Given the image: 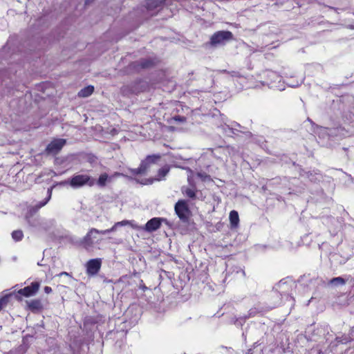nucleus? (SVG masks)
<instances>
[{"mask_svg":"<svg viewBox=\"0 0 354 354\" xmlns=\"http://www.w3.org/2000/svg\"><path fill=\"white\" fill-rule=\"evenodd\" d=\"M64 183L69 184L73 188L84 186L93 187L95 183V180L88 174H75Z\"/></svg>","mask_w":354,"mask_h":354,"instance_id":"1","label":"nucleus"},{"mask_svg":"<svg viewBox=\"0 0 354 354\" xmlns=\"http://www.w3.org/2000/svg\"><path fill=\"white\" fill-rule=\"evenodd\" d=\"M233 39V34L229 30H219L215 32L210 37L208 44L212 47L223 46L226 42Z\"/></svg>","mask_w":354,"mask_h":354,"instance_id":"2","label":"nucleus"},{"mask_svg":"<svg viewBox=\"0 0 354 354\" xmlns=\"http://www.w3.org/2000/svg\"><path fill=\"white\" fill-rule=\"evenodd\" d=\"M39 288L40 283L39 281H33L30 286L21 288L17 292H13V297L18 301H21L23 297H30L35 295L39 291Z\"/></svg>","mask_w":354,"mask_h":354,"instance_id":"3","label":"nucleus"},{"mask_svg":"<svg viewBox=\"0 0 354 354\" xmlns=\"http://www.w3.org/2000/svg\"><path fill=\"white\" fill-rule=\"evenodd\" d=\"M161 158L160 154H152L147 156L145 160H142L140 166L133 170V174L135 175H142L147 172L150 167L156 164Z\"/></svg>","mask_w":354,"mask_h":354,"instance_id":"4","label":"nucleus"},{"mask_svg":"<svg viewBox=\"0 0 354 354\" xmlns=\"http://www.w3.org/2000/svg\"><path fill=\"white\" fill-rule=\"evenodd\" d=\"M175 212L182 221H187L189 214V209L185 200H179L175 205Z\"/></svg>","mask_w":354,"mask_h":354,"instance_id":"5","label":"nucleus"},{"mask_svg":"<svg viewBox=\"0 0 354 354\" xmlns=\"http://www.w3.org/2000/svg\"><path fill=\"white\" fill-rule=\"evenodd\" d=\"M66 143L64 138H57L52 140L46 147V152L48 154L57 155Z\"/></svg>","mask_w":354,"mask_h":354,"instance_id":"6","label":"nucleus"},{"mask_svg":"<svg viewBox=\"0 0 354 354\" xmlns=\"http://www.w3.org/2000/svg\"><path fill=\"white\" fill-rule=\"evenodd\" d=\"M102 259L97 258L90 259L86 264V273L89 276L96 275L100 270Z\"/></svg>","mask_w":354,"mask_h":354,"instance_id":"7","label":"nucleus"},{"mask_svg":"<svg viewBox=\"0 0 354 354\" xmlns=\"http://www.w3.org/2000/svg\"><path fill=\"white\" fill-rule=\"evenodd\" d=\"M93 233L100 234V232L99 230H97L95 228H91V230H89V231L82 240V245L86 250H88L90 248L93 247L94 244V241L93 240L92 238Z\"/></svg>","mask_w":354,"mask_h":354,"instance_id":"8","label":"nucleus"},{"mask_svg":"<svg viewBox=\"0 0 354 354\" xmlns=\"http://www.w3.org/2000/svg\"><path fill=\"white\" fill-rule=\"evenodd\" d=\"M162 220L161 218L154 217L147 222L143 229L146 232H153L160 227Z\"/></svg>","mask_w":354,"mask_h":354,"instance_id":"9","label":"nucleus"},{"mask_svg":"<svg viewBox=\"0 0 354 354\" xmlns=\"http://www.w3.org/2000/svg\"><path fill=\"white\" fill-rule=\"evenodd\" d=\"M28 310L35 313L41 311L44 308L42 303L40 299H35L27 302Z\"/></svg>","mask_w":354,"mask_h":354,"instance_id":"10","label":"nucleus"},{"mask_svg":"<svg viewBox=\"0 0 354 354\" xmlns=\"http://www.w3.org/2000/svg\"><path fill=\"white\" fill-rule=\"evenodd\" d=\"M230 223L232 228H236L239 224V213L236 210H232L229 215Z\"/></svg>","mask_w":354,"mask_h":354,"instance_id":"11","label":"nucleus"},{"mask_svg":"<svg viewBox=\"0 0 354 354\" xmlns=\"http://www.w3.org/2000/svg\"><path fill=\"white\" fill-rule=\"evenodd\" d=\"M136 66L140 68H150L155 66V62L151 59H142L137 62Z\"/></svg>","mask_w":354,"mask_h":354,"instance_id":"12","label":"nucleus"},{"mask_svg":"<svg viewBox=\"0 0 354 354\" xmlns=\"http://www.w3.org/2000/svg\"><path fill=\"white\" fill-rule=\"evenodd\" d=\"M13 293H8L0 297V311L5 308L11 301Z\"/></svg>","mask_w":354,"mask_h":354,"instance_id":"13","label":"nucleus"},{"mask_svg":"<svg viewBox=\"0 0 354 354\" xmlns=\"http://www.w3.org/2000/svg\"><path fill=\"white\" fill-rule=\"evenodd\" d=\"M129 224V221L127 220L122 221L120 222L115 223L111 228L104 230H100V234H106L110 232H114L116 230L117 227L119 226H124Z\"/></svg>","mask_w":354,"mask_h":354,"instance_id":"14","label":"nucleus"},{"mask_svg":"<svg viewBox=\"0 0 354 354\" xmlns=\"http://www.w3.org/2000/svg\"><path fill=\"white\" fill-rule=\"evenodd\" d=\"M166 0H147L146 8L147 10H153L162 5Z\"/></svg>","mask_w":354,"mask_h":354,"instance_id":"15","label":"nucleus"},{"mask_svg":"<svg viewBox=\"0 0 354 354\" xmlns=\"http://www.w3.org/2000/svg\"><path fill=\"white\" fill-rule=\"evenodd\" d=\"M170 170L169 165H165L158 169L156 180L158 181L162 180L167 175Z\"/></svg>","mask_w":354,"mask_h":354,"instance_id":"16","label":"nucleus"},{"mask_svg":"<svg viewBox=\"0 0 354 354\" xmlns=\"http://www.w3.org/2000/svg\"><path fill=\"white\" fill-rule=\"evenodd\" d=\"M94 92V86L92 85L87 86L81 89L78 93L80 97H87Z\"/></svg>","mask_w":354,"mask_h":354,"instance_id":"17","label":"nucleus"},{"mask_svg":"<svg viewBox=\"0 0 354 354\" xmlns=\"http://www.w3.org/2000/svg\"><path fill=\"white\" fill-rule=\"evenodd\" d=\"M48 195L46 198H45L43 201L38 203L32 207V209L35 212L38 211L40 208H41L46 204H47V203L50 201V199L51 198V195H52V189H48Z\"/></svg>","mask_w":354,"mask_h":354,"instance_id":"18","label":"nucleus"},{"mask_svg":"<svg viewBox=\"0 0 354 354\" xmlns=\"http://www.w3.org/2000/svg\"><path fill=\"white\" fill-rule=\"evenodd\" d=\"M109 175L106 173H103L100 174L97 180V185L101 187L106 186V182L109 180Z\"/></svg>","mask_w":354,"mask_h":354,"instance_id":"19","label":"nucleus"},{"mask_svg":"<svg viewBox=\"0 0 354 354\" xmlns=\"http://www.w3.org/2000/svg\"><path fill=\"white\" fill-rule=\"evenodd\" d=\"M183 194L190 198H196V190L189 187H185L182 189Z\"/></svg>","mask_w":354,"mask_h":354,"instance_id":"20","label":"nucleus"},{"mask_svg":"<svg viewBox=\"0 0 354 354\" xmlns=\"http://www.w3.org/2000/svg\"><path fill=\"white\" fill-rule=\"evenodd\" d=\"M12 237L15 241H21L24 237V233L21 230H15L12 233Z\"/></svg>","mask_w":354,"mask_h":354,"instance_id":"21","label":"nucleus"},{"mask_svg":"<svg viewBox=\"0 0 354 354\" xmlns=\"http://www.w3.org/2000/svg\"><path fill=\"white\" fill-rule=\"evenodd\" d=\"M339 283L342 285L345 284L346 281L341 277H334L330 280V283Z\"/></svg>","mask_w":354,"mask_h":354,"instance_id":"22","label":"nucleus"},{"mask_svg":"<svg viewBox=\"0 0 354 354\" xmlns=\"http://www.w3.org/2000/svg\"><path fill=\"white\" fill-rule=\"evenodd\" d=\"M172 120L178 122H185L186 121V118L185 116L176 115L172 118Z\"/></svg>","mask_w":354,"mask_h":354,"instance_id":"23","label":"nucleus"},{"mask_svg":"<svg viewBox=\"0 0 354 354\" xmlns=\"http://www.w3.org/2000/svg\"><path fill=\"white\" fill-rule=\"evenodd\" d=\"M44 290L45 293H46V294H50L53 291L51 287H50V286H45L44 288Z\"/></svg>","mask_w":354,"mask_h":354,"instance_id":"24","label":"nucleus"},{"mask_svg":"<svg viewBox=\"0 0 354 354\" xmlns=\"http://www.w3.org/2000/svg\"><path fill=\"white\" fill-rule=\"evenodd\" d=\"M59 275V276H62V275H68V273L66 272H62Z\"/></svg>","mask_w":354,"mask_h":354,"instance_id":"25","label":"nucleus"},{"mask_svg":"<svg viewBox=\"0 0 354 354\" xmlns=\"http://www.w3.org/2000/svg\"><path fill=\"white\" fill-rule=\"evenodd\" d=\"M93 0H86L85 1V3L86 4H88L89 3H91V1H93Z\"/></svg>","mask_w":354,"mask_h":354,"instance_id":"26","label":"nucleus"},{"mask_svg":"<svg viewBox=\"0 0 354 354\" xmlns=\"http://www.w3.org/2000/svg\"><path fill=\"white\" fill-rule=\"evenodd\" d=\"M198 176H200L201 178H203V174H200V173H198Z\"/></svg>","mask_w":354,"mask_h":354,"instance_id":"27","label":"nucleus"},{"mask_svg":"<svg viewBox=\"0 0 354 354\" xmlns=\"http://www.w3.org/2000/svg\"><path fill=\"white\" fill-rule=\"evenodd\" d=\"M209 176L205 175V176H204V178H203V179L205 180L206 178H209Z\"/></svg>","mask_w":354,"mask_h":354,"instance_id":"28","label":"nucleus"},{"mask_svg":"<svg viewBox=\"0 0 354 354\" xmlns=\"http://www.w3.org/2000/svg\"><path fill=\"white\" fill-rule=\"evenodd\" d=\"M142 289H143V290H145V289H147V287H146L145 286H143V288H142Z\"/></svg>","mask_w":354,"mask_h":354,"instance_id":"29","label":"nucleus"},{"mask_svg":"<svg viewBox=\"0 0 354 354\" xmlns=\"http://www.w3.org/2000/svg\"><path fill=\"white\" fill-rule=\"evenodd\" d=\"M224 73H229V72H228V71H227L226 70H224Z\"/></svg>","mask_w":354,"mask_h":354,"instance_id":"30","label":"nucleus"}]
</instances>
